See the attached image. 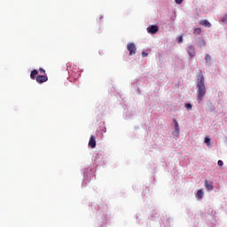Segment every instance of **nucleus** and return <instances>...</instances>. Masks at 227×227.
Returning a JSON list of instances; mask_svg holds the SVG:
<instances>
[{
  "label": "nucleus",
  "mask_w": 227,
  "mask_h": 227,
  "mask_svg": "<svg viewBox=\"0 0 227 227\" xmlns=\"http://www.w3.org/2000/svg\"><path fill=\"white\" fill-rule=\"evenodd\" d=\"M176 4H182L184 3V0H175Z\"/></svg>",
  "instance_id": "nucleus-20"
},
{
  "label": "nucleus",
  "mask_w": 227,
  "mask_h": 227,
  "mask_svg": "<svg viewBox=\"0 0 227 227\" xmlns=\"http://www.w3.org/2000/svg\"><path fill=\"white\" fill-rule=\"evenodd\" d=\"M205 187L207 191H214V186L211 184H208V180H205Z\"/></svg>",
  "instance_id": "nucleus-10"
},
{
  "label": "nucleus",
  "mask_w": 227,
  "mask_h": 227,
  "mask_svg": "<svg viewBox=\"0 0 227 227\" xmlns=\"http://www.w3.org/2000/svg\"><path fill=\"white\" fill-rule=\"evenodd\" d=\"M210 59H211V57H210V55H208V54H206V57H205V61H206L207 63H208V61H210Z\"/></svg>",
  "instance_id": "nucleus-16"
},
{
  "label": "nucleus",
  "mask_w": 227,
  "mask_h": 227,
  "mask_svg": "<svg viewBox=\"0 0 227 227\" xmlns=\"http://www.w3.org/2000/svg\"><path fill=\"white\" fill-rule=\"evenodd\" d=\"M196 198H198V200H203V190H199L197 192Z\"/></svg>",
  "instance_id": "nucleus-11"
},
{
  "label": "nucleus",
  "mask_w": 227,
  "mask_h": 227,
  "mask_svg": "<svg viewBox=\"0 0 227 227\" xmlns=\"http://www.w3.org/2000/svg\"><path fill=\"white\" fill-rule=\"evenodd\" d=\"M35 81L38 82V84H42L43 82H47V81H49V77L45 75H37Z\"/></svg>",
  "instance_id": "nucleus-3"
},
{
  "label": "nucleus",
  "mask_w": 227,
  "mask_h": 227,
  "mask_svg": "<svg viewBox=\"0 0 227 227\" xmlns=\"http://www.w3.org/2000/svg\"><path fill=\"white\" fill-rule=\"evenodd\" d=\"M217 164H218V166L221 168V167L223 166L224 163L223 162V160H219L218 162H217Z\"/></svg>",
  "instance_id": "nucleus-19"
},
{
  "label": "nucleus",
  "mask_w": 227,
  "mask_h": 227,
  "mask_svg": "<svg viewBox=\"0 0 227 227\" xmlns=\"http://www.w3.org/2000/svg\"><path fill=\"white\" fill-rule=\"evenodd\" d=\"M197 100L199 104L203 102V97L207 95V88L205 87V78L203 77V72H200L197 78Z\"/></svg>",
  "instance_id": "nucleus-1"
},
{
  "label": "nucleus",
  "mask_w": 227,
  "mask_h": 227,
  "mask_svg": "<svg viewBox=\"0 0 227 227\" xmlns=\"http://www.w3.org/2000/svg\"><path fill=\"white\" fill-rule=\"evenodd\" d=\"M185 109H188V111L192 110V105L191 103H187L184 105Z\"/></svg>",
  "instance_id": "nucleus-13"
},
{
  "label": "nucleus",
  "mask_w": 227,
  "mask_h": 227,
  "mask_svg": "<svg viewBox=\"0 0 227 227\" xmlns=\"http://www.w3.org/2000/svg\"><path fill=\"white\" fill-rule=\"evenodd\" d=\"M222 22H223V24H226V22H227V14L223 15V17L222 18Z\"/></svg>",
  "instance_id": "nucleus-14"
},
{
  "label": "nucleus",
  "mask_w": 227,
  "mask_h": 227,
  "mask_svg": "<svg viewBox=\"0 0 227 227\" xmlns=\"http://www.w3.org/2000/svg\"><path fill=\"white\" fill-rule=\"evenodd\" d=\"M194 32L197 33V35H201V29L200 27H196Z\"/></svg>",
  "instance_id": "nucleus-15"
},
{
  "label": "nucleus",
  "mask_w": 227,
  "mask_h": 227,
  "mask_svg": "<svg viewBox=\"0 0 227 227\" xmlns=\"http://www.w3.org/2000/svg\"><path fill=\"white\" fill-rule=\"evenodd\" d=\"M174 123L176 134H180V126L178 125V121H176V119H174Z\"/></svg>",
  "instance_id": "nucleus-8"
},
{
  "label": "nucleus",
  "mask_w": 227,
  "mask_h": 227,
  "mask_svg": "<svg viewBox=\"0 0 227 227\" xmlns=\"http://www.w3.org/2000/svg\"><path fill=\"white\" fill-rule=\"evenodd\" d=\"M205 45H207V43L204 40H200L198 44L197 47H199L200 49H201V47H205Z\"/></svg>",
  "instance_id": "nucleus-12"
},
{
  "label": "nucleus",
  "mask_w": 227,
  "mask_h": 227,
  "mask_svg": "<svg viewBox=\"0 0 227 227\" xmlns=\"http://www.w3.org/2000/svg\"><path fill=\"white\" fill-rule=\"evenodd\" d=\"M101 19H102V16L99 17V20H101Z\"/></svg>",
  "instance_id": "nucleus-23"
},
{
  "label": "nucleus",
  "mask_w": 227,
  "mask_h": 227,
  "mask_svg": "<svg viewBox=\"0 0 227 227\" xmlns=\"http://www.w3.org/2000/svg\"><path fill=\"white\" fill-rule=\"evenodd\" d=\"M89 146L90 148H95L97 146V141L95 140V136H91L89 141Z\"/></svg>",
  "instance_id": "nucleus-7"
},
{
  "label": "nucleus",
  "mask_w": 227,
  "mask_h": 227,
  "mask_svg": "<svg viewBox=\"0 0 227 227\" xmlns=\"http://www.w3.org/2000/svg\"><path fill=\"white\" fill-rule=\"evenodd\" d=\"M39 72H40L41 74H45V69L40 67V68H39Z\"/></svg>",
  "instance_id": "nucleus-21"
},
{
  "label": "nucleus",
  "mask_w": 227,
  "mask_h": 227,
  "mask_svg": "<svg viewBox=\"0 0 227 227\" xmlns=\"http://www.w3.org/2000/svg\"><path fill=\"white\" fill-rule=\"evenodd\" d=\"M127 50L129 52V56H134V54H136V51H137V49L136 48V44H134V43H128Z\"/></svg>",
  "instance_id": "nucleus-2"
},
{
  "label": "nucleus",
  "mask_w": 227,
  "mask_h": 227,
  "mask_svg": "<svg viewBox=\"0 0 227 227\" xmlns=\"http://www.w3.org/2000/svg\"><path fill=\"white\" fill-rule=\"evenodd\" d=\"M205 143H207V146L210 145V138L209 137H206L205 138Z\"/></svg>",
  "instance_id": "nucleus-18"
},
{
  "label": "nucleus",
  "mask_w": 227,
  "mask_h": 227,
  "mask_svg": "<svg viewBox=\"0 0 227 227\" xmlns=\"http://www.w3.org/2000/svg\"><path fill=\"white\" fill-rule=\"evenodd\" d=\"M142 56H143V58H146V56H148V53L143 51V52H142Z\"/></svg>",
  "instance_id": "nucleus-22"
},
{
  "label": "nucleus",
  "mask_w": 227,
  "mask_h": 227,
  "mask_svg": "<svg viewBox=\"0 0 227 227\" xmlns=\"http://www.w3.org/2000/svg\"><path fill=\"white\" fill-rule=\"evenodd\" d=\"M199 24L204 27H212V24L207 20H200Z\"/></svg>",
  "instance_id": "nucleus-6"
},
{
  "label": "nucleus",
  "mask_w": 227,
  "mask_h": 227,
  "mask_svg": "<svg viewBox=\"0 0 227 227\" xmlns=\"http://www.w3.org/2000/svg\"><path fill=\"white\" fill-rule=\"evenodd\" d=\"M177 42L178 43H182L184 42V36L180 35L178 38H177Z\"/></svg>",
  "instance_id": "nucleus-17"
},
{
  "label": "nucleus",
  "mask_w": 227,
  "mask_h": 227,
  "mask_svg": "<svg viewBox=\"0 0 227 227\" xmlns=\"http://www.w3.org/2000/svg\"><path fill=\"white\" fill-rule=\"evenodd\" d=\"M36 75H38V71L36 69L32 70L30 74V79L35 81V79H36Z\"/></svg>",
  "instance_id": "nucleus-9"
},
{
  "label": "nucleus",
  "mask_w": 227,
  "mask_h": 227,
  "mask_svg": "<svg viewBox=\"0 0 227 227\" xmlns=\"http://www.w3.org/2000/svg\"><path fill=\"white\" fill-rule=\"evenodd\" d=\"M187 52H188L189 56L192 58H194V56H196V50L194 49V46H192V45L188 46Z\"/></svg>",
  "instance_id": "nucleus-5"
},
{
  "label": "nucleus",
  "mask_w": 227,
  "mask_h": 227,
  "mask_svg": "<svg viewBox=\"0 0 227 227\" xmlns=\"http://www.w3.org/2000/svg\"><path fill=\"white\" fill-rule=\"evenodd\" d=\"M147 32L151 35H155L156 33H159V27L153 25L147 28Z\"/></svg>",
  "instance_id": "nucleus-4"
}]
</instances>
